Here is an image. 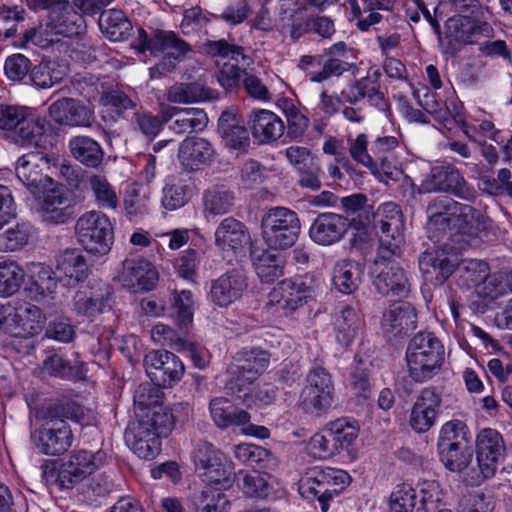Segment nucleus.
<instances>
[{
  "label": "nucleus",
  "mask_w": 512,
  "mask_h": 512,
  "mask_svg": "<svg viewBox=\"0 0 512 512\" xmlns=\"http://www.w3.org/2000/svg\"><path fill=\"white\" fill-rule=\"evenodd\" d=\"M199 472L203 481L209 484V487H212V485H220L221 488L229 487L234 475L232 467L223 453L220 454V457H217L215 463H209Z\"/></svg>",
  "instance_id": "obj_53"
},
{
  "label": "nucleus",
  "mask_w": 512,
  "mask_h": 512,
  "mask_svg": "<svg viewBox=\"0 0 512 512\" xmlns=\"http://www.w3.org/2000/svg\"><path fill=\"white\" fill-rule=\"evenodd\" d=\"M68 147L72 156L86 167L97 168L103 161L104 151L101 145L89 136L72 137Z\"/></svg>",
  "instance_id": "obj_39"
},
{
  "label": "nucleus",
  "mask_w": 512,
  "mask_h": 512,
  "mask_svg": "<svg viewBox=\"0 0 512 512\" xmlns=\"http://www.w3.org/2000/svg\"><path fill=\"white\" fill-rule=\"evenodd\" d=\"M444 346L431 332H419L409 342L406 361L410 378L423 383L433 378L444 362Z\"/></svg>",
  "instance_id": "obj_4"
},
{
  "label": "nucleus",
  "mask_w": 512,
  "mask_h": 512,
  "mask_svg": "<svg viewBox=\"0 0 512 512\" xmlns=\"http://www.w3.org/2000/svg\"><path fill=\"white\" fill-rule=\"evenodd\" d=\"M44 422L31 433V441L39 452L45 455H60L72 444L73 434L67 422L53 418L44 412Z\"/></svg>",
  "instance_id": "obj_11"
},
{
  "label": "nucleus",
  "mask_w": 512,
  "mask_h": 512,
  "mask_svg": "<svg viewBox=\"0 0 512 512\" xmlns=\"http://www.w3.org/2000/svg\"><path fill=\"white\" fill-rule=\"evenodd\" d=\"M102 451L96 453L80 450L63 462L56 475V483L62 489H71L74 485L91 475L104 461Z\"/></svg>",
  "instance_id": "obj_13"
},
{
  "label": "nucleus",
  "mask_w": 512,
  "mask_h": 512,
  "mask_svg": "<svg viewBox=\"0 0 512 512\" xmlns=\"http://www.w3.org/2000/svg\"><path fill=\"white\" fill-rule=\"evenodd\" d=\"M49 168V159L40 153L23 155L17 161L16 173L18 179L29 189L33 196L39 195L52 182L44 173Z\"/></svg>",
  "instance_id": "obj_19"
},
{
  "label": "nucleus",
  "mask_w": 512,
  "mask_h": 512,
  "mask_svg": "<svg viewBox=\"0 0 512 512\" xmlns=\"http://www.w3.org/2000/svg\"><path fill=\"white\" fill-rule=\"evenodd\" d=\"M442 463L452 472H461L472 460V450L462 444H438Z\"/></svg>",
  "instance_id": "obj_48"
},
{
  "label": "nucleus",
  "mask_w": 512,
  "mask_h": 512,
  "mask_svg": "<svg viewBox=\"0 0 512 512\" xmlns=\"http://www.w3.org/2000/svg\"><path fill=\"white\" fill-rule=\"evenodd\" d=\"M167 100L171 103H193L214 100L218 93L198 82L176 83L167 91Z\"/></svg>",
  "instance_id": "obj_40"
},
{
  "label": "nucleus",
  "mask_w": 512,
  "mask_h": 512,
  "mask_svg": "<svg viewBox=\"0 0 512 512\" xmlns=\"http://www.w3.org/2000/svg\"><path fill=\"white\" fill-rule=\"evenodd\" d=\"M31 69V60L21 53L8 56L4 63V74L13 82H23L25 79H29Z\"/></svg>",
  "instance_id": "obj_62"
},
{
  "label": "nucleus",
  "mask_w": 512,
  "mask_h": 512,
  "mask_svg": "<svg viewBox=\"0 0 512 512\" xmlns=\"http://www.w3.org/2000/svg\"><path fill=\"white\" fill-rule=\"evenodd\" d=\"M49 10L47 26L51 27L56 34L73 37L80 34L85 28L82 14L74 10L69 0H56L54 6Z\"/></svg>",
  "instance_id": "obj_28"
},
{
  "label": "nucleus",
  "mask_w": 512,
  "mask_h": 512,
  "mask_svg": "<svg viewBox=\"0 0 512 512\" xmlns=\"http://www.w3.org/2000/svg\"><path fill=\"white\" fill-rule=\"evenodd\" d=\"M124 438L127 445L142 459H154L161 451L162 438L137 421L127 427Z\"/></svg>",
  "instance_id": "obj_32"
},
{
  "label": "nucleus",
  "mask_w": 512,
  "mask_h": 512,
  "mask_svg": "<svg viewBox=\"0 0 512 512\" xmlns=\"http://www.w3.org/2000/svg\"><path fill=\"white\" fill-rule=\"evenodd\" d=\"M194 306L195 303L191 291L184 289L173 293L170 316L175 320L180 329L187 330L188 326L192 323Z\"/></svg>",
  "instance_id": "obj_50"
},
{
  "label": "nucleus",
  "mask_w": 512,
  "mask_h": 512,
  "mask_svg": "<svg viewBox=\"0 0 512 512\" xmlns=\"http://www.w3.org/2000/svg\"><path fill=\"white\" fill-rule=\"evenodd\" d=\"M218 130L227 146L232 149L247 151L250 145L249 133L246 127L240 124L236 113L232 111L222 112L218 120Z\"/></svg>",
  "instance_id": "obj_38"
},
{
  "label": "nucleus",
  "mask_w": 512,
  "mask_h": 512,
  "mask_svg": "<svg viewBox=\"0 0 512 512\" xmlns=\"http://www.w3.org/2000/svg\"><path fill=\"white\" fill-rule=\"evenodd\" d=\"M460 285L476 286L489 273V265L478 259H459L455 272Z\"/></svg>",
  "instance_id": "obj_51"
},
{
  "label": "nucleus",
  "mask_w": 512,
  "mask_h": 512,
  "mask_svg": "<svg viewBox=\"0 0 512 512\" xmlns=\"http://www.w3.org/2000/svg\"><path fill=\"white\" fill-rule=\"evenodd\" d=\"M255 272L262 283L271 284L284 275L285 257L273 249L252 254Z\"/></svg>",
  "instance_id": "obj_37"
},
{
  "label": "nucleus",
  "mask_w": 512,
  "mask_h": 512,
  "mask_svg": "<svg viewBox=\"0 0 512 512\" xmlns=\"http://www.w3.org/2000/svg\"><path fill=\"white\" fill-rule=\"evenodd\" d=\"M248 125L253 137L259 143L276 141L283 133V121L272 111L266 109L254 110L248 118Z\"/></svg>",
  "instance_id": "obj_33"
},
{
  "label": "nucleus",
  "mask_w": 512,
  "mask_h": 512,
  "mask_svg": "<svg viewBox=\"0 0 512 512\" xmlns=\"http://www.w3.org/2000/svg\"><path fill=\"white\" fill-rule=\"evenodd\" d=\"M300 231V219L297 213L289 208L273 207L262 216L261 234L270 249L286 250L292 247Z\"/></svg>",
  "instance_id": "obj_6"
},
{
  "label": "nucleus",
  "mask_w": 512,
  "mask_h": 512,
  "mask_svg": "<svg viewBox=\"0 0 512 512\" xmlns=\"http://www.w3.org/2000/svg\"><path fill=\"white\" fill-rule=\"evenodd\" d=\"M140 52L149 51L151 55L163 54L161 60L150 68L151 78H158L175 71L177 64L192 52V47L173 31L155 29L150 35L139 29L137 44Z\"/></svg>",
  "instance_id": "obj_3"
},
{
  "label": "nucleus",
  "mask_w": 512,
  "mask_h": 512,
  "mask_svg": "<svg viewBox=\"0 0 512 512\" xmlns=\"http://www.w3.org/2000/svg\"><path fill=\"white\" fill-rule=\"evenodd\" d=\"M205 211L212 215H221L230 211L234 204V194L224 186H216L205 192Z\"/></svg>",
  "instance_id": "obj_57"
},
{
  "label": "nucleus",
  "mask_w": 512,
  "mask_h": 512,
  "mask_svg": "<svg viewBox=\"0 0 512 512\" xmlns=\"http://www.w3.org/2000/svg\"><path fill=\"white\" fill-rule=\"evenodd\" d=\"M8 222L0 220V252L16 251L28 243L30 228L25 223H17L3 230Z\"/></svg>",
  "instance_id": "obj_55"
},
{
  "label": "nucleus",
  "mask_w": 512,
  "mask_h": 512,
  "mask_svg": "<svg viewBox=\"0 0 512 512\" xmlns=\"http://www.w3.org/2000/svg\"><path fill=\"white\" fill-rule=\"evenodd\" d=\"M41 213L45 222L64 224L76 215V204L68 193L53 189L45 195Z\"/></svg>",
  "instance_id": "obj_31"
},
{
  "label": "nucleus",
  "mask_w": 512,
  "mask_h": 512,
  "mask_svg": "<svg viewBox=\"0 0 512 512\" xmlns=\"http://www.w3.org/2000/svg\"><path fill=\"white\" fill-rule=\"evenodd\" d=\"M419 506L417 510L425 512H435L439 509L442 501V492L440 485L436 481H425L419 485Z\"/></svg>",
  "instance_id": "obj_63"
},
{
  "label": "nucleus",
  "mask_w": 512,
  "mask_h": 512,
  "mask_svg": "<svg viewBox=\"0 0 512 512\" xmlns=\"http://www.w3.org/2000/svg\"><path fill=\"white\" fill-rule=\"evenodd\" d=\"M24 270L16 262L0 263V296L9 297L20 289Z\"/></svg>",
  "instance_id": "obj_58"
},
{
  "label": "nucleus",
  "mask_w": 512,
  "mask_h": 512,
  "mask_svg": "<svg viewBox=\"0 0 512 512\" xmlns=\"http://www.w3.org/2000/svg\"><path fill=\"white\" fill-rule=\"evenodd\" d=\"M270 475L252 471L243 475L239 486L243 493L251 498L275 499L276 491L269 482Z\"/></svg>",
  "instance_id": "obj_47"
},
{
  "label": "nucleus",
  "mask_w": 512,
  "mask_h": 512,
  "mask_svg": "<svg viewBox=\"0 0 512 512\" xmlns=\"http://www.w3.org/2000/svg\"><path fill=\"white\" fill-rule=\"evenodd\" d=\"M442 398L435 387L423 388L411 409L409 424L416 433H425L435 424Z\"/></svg>",
  "instance_id": "obj_20"
},
{
  "label": "nucleus",
  "mask_w": 512,
  "mask_h": 512,
  "mask_svg": "<svg viewBox=\"0 0 512 512\" xmlns=\"http://www.w3.org/2000/svg\"><path fill=\"white\" fill-rule=\"evenodd\" d=\"M229 504L226 495L217 487H206L195 496L198 512H228Z\"/></svg>",
  "instance_id": "obj_59"
},
{
  "label": "nucleus",
  "mask_w": 512,
  "mask_h": 512,
  "mask_svg": "<svg viewBox=\"0 0 512 512\" xmlns=\"http://www.w3.org/2000/svg\"><path fill=\"white\" fill-rule=\"evenodd\" d=\"M505 455L501 434L491 428L482 429L476 438V460L483 479L493 477Z\"/></svg>",
  "instance_id": "obj_15"
},
{
  "label": "nucleus",
  "mask_w": 512,
  "mask_h": 512,
  "mask_svg": "<svg viewBox=\"0 0 512 512\" xmlns=\"http://www.w3.org/2000/svg\"><path fill=\"white\" fill-rule=\"evenodd\" d=\"M361 273L360 263L343 259L338 261L333 268L332 282L339 292L351 294L359 286Z\"/></svg>",
  "instance_id": "obj_43"
},
{
  "label": "nucleus",
  "mask_w": 512,
  "mask_h": 512,
  "mask_svg": "<svg viewBox=\"0 0 512 512\" xmlns=\"http://www.w3.org/2000/svg\"><path fill=\"white\" fill-rule=\"evenodd\" d=\"M374 227L379 236L378 260L374 263L373 285L384 296L405 297L409 281L404 269L392 260L400 257L403 235V215L394 203H384L374 215Z\"/></svg>",
  "instance_id": "obj_1"
},
{
  "label": "nucleus",
  "mask_w": 512,
  "mask_h": 512,
  "mask_svg": "<svg viewBox=\"0 0 512 512\" xmlns=\"http://www.w3.org/2000/svg\"><path fill=\"white\" fill-rule=\"evenodd\" d=\"M101 31L111 41H124L132 31V23L122 10L109 9L102 11L99 18Z\"/></svg>",
  "instance_id": "obj_42"
},
{
  "label": "nucleus",
  "mask_w": 512,
  "mask_h": 512,
  "mask_svg": "<svg viewBox=\"0 0 512 512\" xmlns=\"http://www.w3.org/2000/svg\"><path fill=\"white\" fill-rule=\"evenodd\" d=\"M350 483L347 472L330 467L307 469L299 481V493L309 501H318L322 512H327L329 503L337 498Z\"/></svg>",
  "instance_id": "obj_5"
},
{
  "label": "nucleus",
  "mask_w": 512,
  "mask_h": 512,
  "mask_svg": "<svg viewBox=\"0 0 512 512\" xmlns=\"http://www.w3.org/2000/svg\"><path fill=\"white\" fill-rule=\"evenodd\" d=\"M334 385L330 373L321 366L313 367L307 375L302 392L304 409L313 415L325 414L333 403Z\"/></svg>",
  "instance_id": "obj_12"
},
{
  "label": "nucleus",
  "mask_w": 512,
  "mask_h": 512,
  "mask_svg": "<svg viewBox=\"0 0 512 512\" xmlns=\"http://www.w3.org/2000/svg\"><path fill=\"white\" fill-rule=\"evenodd\" d=\"M215 156L212 144L205 138L187 137L178 149V159L189 171H197L211 164Z\"/></svg>",
  "instance_id": "obj_29"
},
{
  "label": "nucleus",
  "mask_w": 512,
  "mask_h": 512,
  "mask_svg": "<svg viewBox=\"0 0 512 512\" xmlns=\"http://www.w3.org/2000/svg\"><path fill=\"white\" fill-rule=\"evenodd\" d=\"M249 241L246 226L233 217L223 219L215 231V244L223 251L241 250Z\"/></svg>",
  "instance_id": "obj_35"
},
{
  "label": "nucleus",
  "mask_w": 512,
  "mask_h": 512,
  "mask_svg": "<svg viewBox=\"0 0 512 512\" xmlns=\"http://www.w3.org/2000/svg\"><path fill=\"white\" fill-rule=\"evenodd\" d=\"M364 327V319L359 309L344 305L334 315L333 329L336 342L347 349Z\"/></svg>",
  "instance_id": "obj_30"
},
{
  "label": "nucleus",
  "mask_w": 512,
  "mask_h": 512,
  "mask_svg": "<svg viewBox=\"0 0 512 512\" xmlns=\"http://www.w3.org/2000/svg\"><path fill=\"white\" fill-rule=\"evenodd\" d=\"M101 101L104 106L109 107L119 117L125 118L129 114L134 116V113L137 112V98L119 89L108 91L101 97Z\"/></svg>",
  "instance_id": "obj_56"
},
{
  "label": "nucleus",
  "mask_w": 512,
  "mask_h": 512,
  "mask_svg": "<svg viewBox=\"0 0 512 512\" xmlns=\"http://www.w3.org/2000/svg\"><path fill=\"white\" fill-rule=\"evenodd\" d=\"M88 184L100 208L115 209L118 206L116 191L104 175L91 174Z\"/></svg>",
  "instance_id": "obj_54"
},
{
  "label": "nucleus",
  "mask_w": 512,
  "mask_h": 512,
  "mask_svg": "<svg viewBox=\"0 0 512 512\" xmlns=\"http://www.w3.org/2000/svg\"><path fill=\"white\" fill-rule=\"evenodd\" d=\"M101 83L91 74H77L67 86L69 94L79 96L87 101L95 100L100 94Z\"/></svg>",
  "instance_id": "obj_60"
},
{
  "label": "nucleus",
  "mask_w": 512,
  "mask_h": 512,
  "mask_svg": "<svg viewBox=\"0 0 512 512\" xmlns=\"http://www.w3.org/2000/svg\"><path fill=\"white\" fill-rule=\"evenodd\" d=\"M138 417V423L154 432L160 438L167 437L174 427V416L163 405L145 413H139Z\"/></svg>",
  "instance_id": "obj_46"
},
{
  "label": "nucleus",
  "mask_w": 512,
  "mask_h": 512,
  "mask_svg": "<svg viewBox=\"0 0 512 512\" xmlns=\"http://www.w3.org/2000/svg\"><path fill=\"white\" fill-rule=\"evenodd\" d=\"M169 128L178 134L202 131L208 123L207 114L199 108H181Z\"/></svg>",
  "instance_id": "obj_49"
},
{
  "label": "nucleus",
  "mask_w": 512,
  "mask_h": 512,
  "mask_svg": "<svg viewBox=\"0 0 512 512\" xmlns=\"http://www.w3.org/2000/svg\"><path fill=\"white\" fill-rule=\"evenodd\" d=\"M422 186L427 192H444L467 202H474L477 198L474 187L451 164L432 167Z\"/></svg>",
  "instance_id": "obj_9"
},
{
  "label": "nucleus",
  "mask_w": 512,
  "mask_h": 512,
  "mask_svg": "<svg viewBox=\"0 0 512 512\" xmlns=\"http://www.w3.org/2000/svg\"><path fill=\"white\" fill-rule=\"evenodd\" d=\"M144 365L151 381L163 387L180 381L185 371L179 357L166 350L149 352L144 358Z\"/></svg>",
  "instance_id": "obj_16"
},
{
  "label": "nucleus",
  "mask_w": 512,
  "mask_h": 512,
  "mask_svg": "<svg viewBox=\"0 0 512 512\" xmlns=\"http://www.w3.org/2000/svg\"><path fill=\"white\" fill-rule=\"evenodd\" d=\"M209 409L214 423L221 429L245 425L250 421L248 412L236 407L225 397L213 398L210 401Z\"/></svg>",
  "instance_id": "obj_36"
},
{
  "label": "nucleus",
  "mask_w": 512,
  "mask_h": 512,
  "mask_svg": "<svg viewBox=\"0 0 512 512\" xmlns=\"http://www.w3.org/2000/svg\"><path fill=\"white\" fill-rule=\"evenodd\" d=\"M416 499V490L410 485H397L389 497L388 512H412L416 507Z\"/></svg>",
  "instance_id": "obj_61"
},
{
  "label": "nucleus",
  "mask_w": 512,
  "mask_h": 512,
  "mask_svg": "<svg viewBox=\"0 0 512 512\" xmlns=\"http://www.w3.org/2000/svg\"><path fill=\"white\" fill-rule=\"evenodd\" d=\"M50 117L59 125L68 127H90L94 111L74 97H63L49 106Z\"/></svg>",
  "instance_id": "obj_24"
},
{
  "label": "nucleus",
  "mask_w": 512,
  "mask_h": 512,
  "mask_svg": "<svg viewBox=\"0 0 512 512\" xmlns=\"http://www.w3.org/2000/svg\"><path fill=\"white\" fill-rule=\"evenodd\" d=\"M495 500L490 493H472L464 496L460 502V512H493Z\"/></svg>",
  "instance_id": "obj_64"
},
{
  "label": "nucleus",
  "mask_w": 512,
  "mask_h": 512,
  "mask_svg": "<svg viewBox=\"0 0 512 512\" xmlns=\"http://www.w3.org/2000/svg\"><path fill=\"white\" fill-rule=\"evenodd\" d=\"M359 427L355 421L340 418L327 424L309 440L307 449L318 459H328L341 450L348 449L358 437Z\"/></svg>",
  "instance_id": "obj_7"
},
{
  "label": "nucleus",
  "mask_w": 512,
  "mask_h": 512,
  "mask_svg": "<svg viewBox=\"0 0 512 512\" xmlns=\"http://www.w3.org/2000/svg\"><path fill=\"white\" fill-rule=\"evenodd\" d=\"M2 314L1 330L13 337L27 338L42 331L46 316L42 310L32 304L18 306L6 305Z\"/></svg>",
  "instance_id": "obj_10"
},
{
  "label": "nucleus",
  "mask_w": 512,
  "mask_h": 512,
  "mask_svg": "<svg viewBox=\"0 0 512 512\" xmlns=\"http://www.w3.org/2000/svg\"><path fill=\"white\" fill-rule=\"evenodd\" d=\"M55 275L65 286H74L89 275V264L80 249L67 248L56 260Z\"/></svg>",
  "instance_id": "obj_27"
},
{
  "label": "nucleus",
  "mask_w": 512,
  "mask_h": 512,
  "mask_svg": "<svg viewBox=\"0 0 512 512\" xmlns=\"http://www.w3.org/2000/svg\"><path fill=\"white\" fill-rule=\"evenodd\" d=\"M65 74V66L54 60H43L32 67L29 81L38 88L48 89L59 83Z\"/></svg>",
  "instance_id": "obj_45"
},
{
  "label": "nucleus",
  "mask_w": 512,
  "mask_h": 512,
  "mask_svg": "<svg viewBox=\"0 0 512 512\" xmlns=\"http://www.w3.org/2000/svg\"><path fill=\"white\" fill-rule=\"evenodd\" d=\"M113 305V292L109 285L98 284L84 287L73 296V311L78 316L94 319L100 314L109 312Z\"/></svg>",
  "instance_id": "obj_17"
},
{
  "label": "nucleus",
  "mask_w": 512,
  "mask_h": 512,
  "mask_svg": "<svg viewBox=\"0 0 512 512\" xmlns=\"http://www.w3.org/2000/svg\"><path fill=\"white\" fill-rule=\"evenodd\" d=\"M75 233L83 248L96 256L106 255L113 243V228L109 218L100 211L83 214L76 222Z\"/></svg>",
  "instance_id": "obj_8"
},
{
  "label": "nucleus",
  "mask_w": 512,
  "mask_h": 512,
  "mask_svg": "<svg viewBox=\"0 0 512 512\" xmlns=\"http://www.w3.org/2000/svg\"><path fill=\"white\" fill-rule=\"evenodd\" d=\"M457 264L458 256L443 249L427 250L418 258L423 278L434 286L444 284L455 272Z\"/></svg>",
  "instance_id": "obj_18"
},
{
  "label": "nucleus",
  "mask_w": 512,
  "mask_h": 512,
  "mask_svg": "<svg viewBox=\"0 0 512 512\" xmlns=\"http://www.w3.org/2000/svg\"><path fill=\"white\" fill-rule=\"evenodd\" d=\"M381 327L389 340L403 338L417 327L415 308L408 302L389 305L383 313Z\"/></svg>",
  "instance_id": "obj_22"
},
{
  "label": "nucleus",
  "mask_w": 512,
  "mask_h": 512,
  "mask_svg": "<svg viewBox=\"0 0 512 512\" xmlns=\"http://www.w3.org/2000/svg\"><path fill=\"white\" fill-rule=\"evenodd\" d=\"M247 286L244 272L232 269L211 282L209 296L215 305L227 307L242 297Z\"/></svg>",
  "instance_id": "obj_25"
},
{
  "label": "nucleus",
  "mask_w": 512,
  "mask_h": 512,
  "mask_svg": "<svg viewBox=\"0 0 512 512\" xmlns=\"http://www.w3.org/2000/svg\"><path fill=\"white\" fill-rule=\"evenodd\" d=\"M123 282L125 286L140 290H151L158 281V272L144 259H126L123 263Z\"/></svg>",
  "instance_id": "obj_34"
},
{
  "label": "nucleus",
  "mask_w": 512,
  "mask_h": 512,
  "mask_svg": "<svg viewBox=\"0 0 512 512\" xmlns=\"http://www.w3.org/2000/svg\"><path fill=\"white\" fill-rule=\"evenodd\" d=\"M45 133V123L39 118L25 115L24 120L15 127L10 138L13 143L22 147L38 146Z\"/></svg>",
  "instance_id": "obj_44"
},
{
  "label": "nucleus",
  "mask_w": 512,
  "mask_h": 512,
  "mask_svg": "<svg viewBox=\"0 0 512 512\" xmlns=\"http://www.w3.org/2000/svg\"><path fill=\"white\" fill-rule=\"evenodd\" d=\"M161 386L154 382H145L136 388L133 402L137 415L162 406L164 393L160 388Z\"/></svg>",
  "instance_id": "obj_52"
},
{
  "label": "nucleus",
  "mask_w": 512,
  "mask_h": 512,
  "mask_svg": "<svg viewBox=\"0 0 512 512\" xmlns=\"http://www.w3.org/2000/svg\"><path fill=\"white\" fill-rule=\"evenodd\" d=\"M198 52L210 58H229L235 62L241 58L242 66L250 65V58L245 54L244 47L225 38L219 40L207 39L198 46Z\"/></svg>",
  "instance_id": "obj_41"
},
{
  "label": "nucleus",
  "mask_w": 512,
  "mask_h": 512,
  "mask_svg": "<svg viewBox=\"0 0 512 512\" xmlns=\"http://www.w3.org/2000/svg\"><path fill=\"white\" fill-rule=\"evenodd\" d=\"M349 228L348 220L337 213H320L313 221L309 236L317 244L329 246L339 242Z\"/></svg>",
  "instance_id": "obj_26"
},
{
  "label": "nucleus",
  "mask_w": 512,
  "mask_h": 512,
  "mask_svg": "<svg viewBox=\"0 0 512 512\" xmlns=\"http://www.w3.org/2000/svg\"><path fill=\"white\" fill-rule=\"evenodd\" d=\"M494 29L486 21H480L470 16L449 18L446 22V37L450 44L472 45L479 43L482 38L493 36Z\"/></svg>",
  "instance_id": "obj_21"
},
{
  "label": "nucleus",
  "mask_w": 512,
  "mask_h": 512,
  "mask_svg": "<svg viewBox=\"0 0 512 512\" xmlns=\"http://www.w3.org/2000/svg\"><path fill=\"white\" fill-rule=\"evenodd\" d=\"M428 237L438 242L450 232L471 233L474 223L476 229L485 228V217L469 204L456 201L450 195L440 194L430 198L425 209Z\"/></svg>",
  "instance_id": "obj_2"
},
{
  "label": "nucleus",
  "mask_w": 512,
  "mask_h": 512,
  "mask_svg": "<svg viewBox=\"0 0 512 512\" xmlns=\"http://www.w3.org/2000/svg\"><path fill=\"white\" fill-rule=\"evenodd\" d=\"M270 355L261 349L239 351L228 367V374L239 390L252 384L268 367Z\"/></svg>",
  "instance_id": "obj_14"
},
{
  "label": "nucleus",
  "mask_w": 512,
  "mask_h": 512,
  "mask_svg": "<svg viewBox=\"0 0 512 512\" xmlns=\"http://www.w3.org/2000/svg\"><path fill=\"white\" fill-rule=\"evenodd\" d=\"M312 282V279L308 283L301 277L284 279L274 288L271 294L272 300L276 301L286 313H293L313 298Z\"/></svg>",
  "instance_id": "obj_23"
}]
</instances>
